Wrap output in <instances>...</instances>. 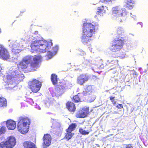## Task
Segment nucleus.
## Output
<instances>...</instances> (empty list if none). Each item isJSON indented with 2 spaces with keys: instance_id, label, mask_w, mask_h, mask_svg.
Segmentation results:
<instances>
[{
  "instance_id": "1",
  "label": "nucleus",
  "mask_w": 148,
  "mask_h": 148,
  "mask_svg": "<svg viewBox=\"0 0 148 148\" xmlns=\"http://www.w3.org/2000/svg\"><path fill=\"white\" fill-rule=\"evenodd\" d=\"M52 45L51 40L47 41L44 40H37L32 42L31 47L32 50H37L40 52L44 53L47 51L46 58L48 60L51 58L56 54L58 50V45H56L51 49V47Z\"/></svg>"
},
{
  "instance_id": "2",
  "label": "nucleus",
  "mask_w": 148,
  "mask_h": 148,
  "mask_svg": "<svg viewBox=\"0 0 148 148\" xmlns=\"http://www.w3.org/2000/svg\"><path fill=\"white\" fill-rule=\"evenodd\" d=\"M21 72L18 70L14 69L10 70L8 74L3 78L4 84L8 90H16L18 89L17 85L24 78L23 74H21Z\"/></svg>"
},
{
  "instance_id": "3",
  "label": "nucleus",
  "mask_w": 148,
  "mask_h": 148,
  "mask_svg": "<svg viewBox=\"0 0 148 148\" xmlns=\"http://www.w3.org/2000/svg\"><path fill=\"white\" fill-rule=\"evenodd\" d=\"M82 36L81 38L82 42L84 44L89 42L95 33L97 26L94 25L91 23L86 22L83 25Z\"/></svg>"
},
{
  "instance_id": "4",
  "label": "nucleus",
  "mask_w": 148,
  "mask_h": 148,
  "mask_svg": "<svg viewBox=\"0 0 148 148\" xmlns=\"http://www.w3.org/2000/svg\"><path fill=\"white\" fill-rule=\"evenodd\" d=\"M40 56H32L28 55L25 56L23 59L18 66V68L25 69L27 68L28 64L30 63L32 68H37L38 66L39 61L40 59Z\"/></svg>"
},
{
  "instance_id": "5",
  "label": "nucleus",
  "mask_w": 148,
  "mask_h": 148,
  "mask_svg": "<svg viewBox=\"0 0 148 148\" xmlns=\"http://www.w3.org/2000/svg\"><path fill=\"white\" fill-rule=\"evenodd\" d=\"M29 119L27 117L21 116L18 119L17 129L21 134H25L29 131Z\"/></svg>"
},
{
  "instance_id": "6",
  "label": "nucleus",
  "mask_w": 148,
  "mask_h": 148,
  "mask_svg": "<svg viewBox=\"0 0 148 148\" xmlns=\"http://www.w3.org/2000/svg\"><path fill=\"white\" fill-rule=\"evenodd\" d=\"M30 39H26V38H22L20 40H16L12 41L9 42V47L11 50L12 53L15 54H17L21 52V47H22V42L30 41Z\"/></svg>"
},
{
  "instance_id": "7",
  "label": "nucleus",
  "mask_w": 148,
  "mask_h": 148,
  "mask_svg": "<svg viewBox=\"0 0 148 148\" xmlns=\"http://www.w3.org/2000/svg\"><path fill=\"white\" fill-rule=\"evenodd\" d=\"M124 39L122 37H117L110 48V50L115 52L119 51L123 47L124 44Z\"/></svg>"
},
{
  "instance_id": "8",
  "label": "nucleus",
  "mask_w": 148,
  "mask_h": 148,
  "mask_svg": "<svg viewBox=\"0 0 148 148\" xmlns=\"http://www.w3.org/2000/svg\"><path fill=\"white\" fill-rule=\"evenodd\" d=\"M112 11L114 15L119 17H125L127 13L126 9L120 5L113 7Z\"/></svg>"
},
{
  "instance_id": "9",
  "label": "nucleus",
  "mask_w": 148,
  "mask_h": 148,
  "mask_svg": "<svg viewBox=\"0 0 148 148\" xmlns=\"http://www.w3.org/2000/svg\"><path fill=\"white\" fill-rule=\"evenodd\" d=\"M28 85L32 91L35 92H38L40 90L42 86L41 82L36 79L29 82Z\"/></svg>"
},
{
  "instance_id": "10",
  "label": "nucleus",
  "mask_w": 148,
  "mask_h": 148,
  "mask_svg": "<svg viewBox=\"0 0 148 148\" xmlns=\"http://www.w3.org/2000/svg\"><path fill=\"white\" fill-rule=\"evenodd\" d=\"M66 90V88L64 85H58L56 87L54 91L52 94L53 96H55L58 97L64 93Z\"/></svg>"
},
{
  "instance_id": "11",
  "label": "nucleus",
  "mask_w": 148,
  "mask_h": 148,
  "mask_svg": "<svg viewBox=\"0 0 148 148\" xmlns=\"http://www.w3.org/2000/svg\"><path fill=\"white\" fill-rule=\"evenodd\" d=\"M10 57L7 50L2 45L0 44V58L3 60L8 59Z\"/></svg>"
},
{
  "instance_id": "12",
  "label": "nucleus",
  "mask_w": 148,
  "mask_h": 148,
  "mask_svg": "<svg viewBox=\"0 0 148 148\" xmlns=\"http://www.w3.org/2000/svg\"><path fill=\"white\" fill-rule=\"evenodd\" d=\"M51 140V136L49 134H45L43 137V148H46L47 146H49L50 145Z\"/></svg>"
},
{
  "instance_id": "13",
  "label": "nucleus",
  "mask_w": 148,
  "mask_h": 148,
  "mask_svg": "<svg viewBox=\"0 0 148 148\" xmlns=\"http://www.w3.org/2000/svg\"><path fill=\"white\" fill-rule=\"evenodd\" d=\"M89 78V76L87 75H81L77 77V82L80 85H83V84L87 82Z\"/></svg>"
},
{
  "instance_id": "14",
  "label": "nucleus",
  "mask_w": 148,
  "mask_h": 148,
  "mask_svg": "<svg viewBox=\"0 0 148 148\" xmlns=\"http://www.w3.org/2000/svg\"><path fill=\"white\" fill-rule=\"evenodd\" d=\"M88 108H84L79 111L76 115L77 117L84 118L87 116L88 114Z\"/></svg>"
},
{
  "instance_id": "15",
  "label": "nucleus",
  "mask_w": 148,
  "mask_h": 148,
  "mask_svg": "<svg viewBox=\"0 0 148 148\" xmlns=\"http://www.w3.org/2000/svg\"><path fill=\"white\" fill-rule=\"evenodd\" d=\"M84 61L82 63V65L84 68H86L87 66L91 67V69L93 70L92 67V65H94L95 64V61L89 60H88L86 59L85 57H84Z\"/></svg>"
},
{
  "instance_id": "16",
  "label": "nucleus",
  "mask_w": 148,
  "mask_h": 148,
  "mask_svg": "<svg viewBox=\"0 0 148 148\" xmlns=\"http://www.w3.org/2000/svg\"><path fill=\"white\" fill-rule=\"evenodd\" d=\"M126 7L128 10H131L134 7L136 3V0H125Z\"/></svg>"
},
{
  "instance_id": "17",
  "label": "nucleus",
  "mask_w": 148,
  "mask_h": 148,
  "mask_svg": "<svg viewBox=\"0 0 148 148\" xmlns=\"http://www.w3.org/2000/svg\"><path fill=\"white\" fill-rule=\"evenodd\" d=\"M6 125L8 129L10 130H14L16 127L15 122L12 120L7 121Z\"/></svg>"
},
{
  "instance_id": "18",
  "label": "nucleus",
  "mask_w": 148,
  "mask_h": 148,
  "mask_svg": "<svg viewBox=\"0 0 148 148\" xmlns=\"http://www.w3.org/2000/svg\"><path fill=\"white\" fill-rule=\"evenodd\" d=\"M5 141L8 144H9L12 148L14 147L16 143V139L14 137L12 136H11L8 137Z\"/></svg>"
},
{
  "instance_id": "19",
  "label": "nucleus",
  "mask_w": 148,
  "mask_h": 148,
  "mask_svg": "<svg viewBox=\"0 0 148 148\" xmlns=\"http://www.w3.org/2000/svg\"><path fill=\"white\" fill-rule=\"evenodd\" d=\"M85 91H84L82 93H84V96H87L90 95L93 90L92 86H86L84 87Z\"/></svg>"
},
{
  "instance_id": "20",
  "label": "nucleus",
  "mask_w": 148,
  "mask_h": 148,
  "mask_svg": "<svg viewBox=\"0 0 148 148\" xmlns=\"http://www.w3.org/2000/svg\"><path fill=\"white\" fill-rule=\"evenodd\" d=\"M66 106L67 108L69 111L72 112L75 111L76 108L73 103L69 101L66 104Z\"/></svg>"
},
{
  "instance_id": "21",
  "label": "nucleus",
  "mask_w": 148,
  "mask_h": 148,
  "mask_svg": "<svg viewBox=\"0 0 148 148\" xmlns=\"http://www.w3.org/2000/svg\"><path fill=\"white\" fill-rule=\"evenodd\" d=\"M23 145L25 148H36L35 144L31 142H25Z\"/></svg>"
},
{
  "instance_id": "22",
  "label": "nucleus",
  "mask_w": 148,
  "mask_h": 148,
  "mask_svg": "<svg viewBox=\"0 0 148 148\" xmlns=\"http://www.w3.org/2000/svg\"><path fill=\"white\" fill-rule=\"evenodd\" d=\"M84 93H79L77 95H75L73 97L75 101L76 102L81 101V99L84 97Z\"/></svg>"
},
{
  "instance_id": "23",
  "label": "nucleus",
  "mask_w": 148,
  "mask_h": 148,
  "mask_svg": "<svg viewBox=\"0 0 148 148\" xmlns=\"http://www.w3.org/2000/svg\"><path fill=\"white\" fill-rule=\"evenodd\" d=\"M105 10L104 9L103 6H102L98 8L97 14L100 16H103V14L105 13Z\"/></svg>"
},
{
  "instance_id": "24",
  "label": "nucleus",
  "mask_w": 148,
  "mask_h": 148,
  "mask_svg": "<svg viewBox=\"0 0 148 148\" xmlns=\"http://www.w3.org/2000/svg\"><path fill=\"white\" fill-rule=\"evenodd\" d=\"M7 102L6 99L3 97H0V107L4 108L6 106Z\"/></svg>"
},
{
  "instance_id": "25",
  "label": "nucleus",
  "mask_w": 148,
  "mask_h": 148,
  "mask_svg": "<svg viewBox=\"0 0 148 148\" xmlns=\"http://www.w3.org/2000/svg\"><path fill=\"white\" fill-rule=\"evenodd\" d=\"M51 80L53 85H56L57 83V76L55 74H52L51 76Z\"/></svg>"
},
{
  "instance_id": "26",
  "label": "nucleus",
  "mask_w": 148,
  "mask_h": 148,
  "mask_svg": "<svg viewBox=\"0 0 148 148\" xmlns=\"http://www.w3.org/2000/svg\"><path fill=\"white\" fill-rule=\"evenodd\" d=\"M116 32L118 34L123 36L124 35L125 31L123 28L121 27H119L116 29Z\"/></svg>"
},
{
  "instance_id": "27",
  "label": "nucleus",
  "mask_w": 148,
  "mask_h": 148,
  "mask_svg": "<svg viewBox=\"0 0 148 148\" xmlns=\"http://www.w3.org/2000/svg\"><path fill=\"white\" fill-rule=\"evenodd\" d=\"M9 144L5 141L1 142L0 144V148H11Z\"/></svg>"
},
{
  "instance_id": "28",
  "label": "nucleus",
  "mask_w": 148,
  "mask_h": 148,
  "mask_svg": "<svg viewBox=\"0 0 148 148\" xmlns=\"http://www.w3.org/2000/svg\"><path fill=\"white\" fill-rule=\"evenodd\" d=\"M66 131L67 133L65 136V137L66 139L68 140L71 138L73 136V134L70 131L67 130H66Z\"/></svg>"
},
{
  "instance_id": "29",
  "label": "nucleus",
  "mask_w": 148,
  "mask_h": 148,
  "mask_svg": "<svg viewBox=\"0 0 148 148\" xmlns=\"http://www.w3.org/2000/svg\"><path fill=\"white\" fill-rule=\"evenodd\" d=\"M76 125L75 124H71L67 130L71 132L73 131L76 127Z\"/></svg>"
},
{
  "instance_id": "30",
  "label": "nucleus",
  "mask_w": 148,
  "mask_h": 148,
  "mask_svg": "<svg viewBox=\"0 0 148 148\" xmlns=\"http://www.w3.org/2000/svg\"><path fill=\"white\" fill-rule=\"evenodd\" d=\"M79 132L82 135L88 134L89 133L88 132L86 131L85 130H83L82 128H80L79 130Z\"/></svg>"
},
{
  "instance_id": "31",
  "label": "nucleus",
  "mask_w": 148,
  "mask_h": 148,
  "mask_svg": "<svg viewBox=\"0 0 148 148\" xmlns=\"http://www.w3.org/2000/svg\"><path fill=\"white\" fill-rule=\"evenodd\" d=\"M5 127H2L0 128V135L3 134L5 133Z\"/></svg>"
},
{
  "instance_id": "32",
  "label": "nucleus",
  "mask_w": 148,
  "mask_h": 148,
  "mask_svg": "<svg viewBox=\"0 0 148 148\" xmlns=\"http://www.w3.org/2000/svg\"><path fill=\"white\" fill-rule=\"evenodd\" d=\"M114 97L111 96L110 97V100L113 104L114 105H115L116 104V101L114 99Z\"/></svg>"
},
{
  "instance_id": "33",
  "label": "nucleus",
  "mask_w": 148,
  "mask_h": 148,
  "mask_svg": "<svg viewBox=\"0 0 148 148\" xmlns=\"http://www.w3.org/2000/svg\"><path fill=\"white\" fill-rule=\"evenodd\" d=\"M77 51L78 54L82 56L86 55V53L81 49H78Z\"/></svg>"
},
{
  "instance_id": "34",
  "label": "nucleus",
  "mask_w": 148,
  "mask_h": 148,
  "mask_svg": "<svg viewBox=\"0 0 148 148\" xmlns=\"http://www.w3.org/2000/svg\"><path fill=\"white\" fill-rule=\"evenodd\" d=\"M96 96L95 95H93L92 96V97L91 98L90 97H89L88 98V99L90 102H92L94 101L95 99L96 98Z\"/></svg>"
},
{
  "instance_id": "35",
  "label": "nucleus",
  "mask_w": 148,
  "mask_h": 148,
  "mask_svg": "<svg viewBox=\"0 0 148 148\" xmlns=\"http://www.w3.org/2000/svg\"><path fill=\"white\" fill-rule=\"evenodd\" d=\"M111 0H100V1L105 3H108L111 1Z\"/></svg>"
},
{
  "instance_id": "36",
  "label": "nucleus",
  "mask_w": 148,
  "mask_h": 148,
  "mask_svg": "<svg viewBox=\"0 0 148 148\" xmlns=\"http://www.w3.org/2000/svg\"><path fill=\"white\" fill-rule=\"evenodd\" d=\"M124 148H133L131 144H128L125 145Z\"/></svg>"
},
{
  "instance_id": "37",
  "label": "nucleus",
  "mask_w": 148,
  "mask_h": 148,
  "mask_svg": "<svg viewBox=\"0 0 148 148\" xmlns=\"http://www.w3.org/2000/svg\"><path fill=\"white\" fill-rule=\"evenodd\" d=\"M45 105L46 107L48 108L50 106V104L49 102H47L45 103Z\"/></svg>"
},
{
  "instance_id": "38",
  "label": "nucleus",
  "mask_w": 148,
  "mask_h": 148,
  "mask_svg": "<svg viewBox=\"0 0 148 148\" xmlns=\"http://www.w3.org/2000/svg\"><path fill=\"white\" fill-rule=\"evenodd\" d=\"M116 107L119 109H121L123 108V106L121 104H119Z\"/></svg>"
},
{
  "instance_id": "39",
  "label": "nucleus",
  "mask_w": 148,
  "mask_h": 148,
  "mask_svg": "<svg viewBox=\"0 0 148 148\" xmlns=\"http://www.w3.org/2000/svg\"><path fill=\"white\" fill-rule=\"evenodd\" d=\"M29 99V102L31 103H34V102L33 101V100L32 98H30Z\"/></svg>"
},
{
  "instance_id": "40",
  "label": "nucleus",
  "mask_w": 148,
  "mask_h": 148,
  "mask_svg": "<svg viewBox=\"0 0 148 148\" xmlns=\"http://www.w3.org/2000/svg\"><path fill=\"white\" fill-rule=\"evenodd\" d=\"M139 24L141 25V27H142L143 26V23L141 22H139L137 23V24Z\"/></svg>"
},
{
  "instance_id": "41",
  "label": "nucleus",
  "mask_w": 148,
  "mask_h": 148,
  "mask_svg": "<svg viewBox=\"0 0 148 148\" xmlns=\"http://www.w3.org/2000/svg\"><path fill=\"white\" fill-rule=\"evenodd\" d=\"M133 16H130L132 17V18L134 19V20H135L136 19V16H134V15H132Z\"/></svg>"
},
{
  "instance_id": "42",
  "label": "nucleus",
  "mask_w": 148,
  "mask_h": 148,
  "mask_svg": "<svg viewBox=\"0 0 148 148\" xmlns=\"http://www.w3.org/2000/svg\"><path fill=\"white\" fill-rule=\"evenodd\" d=\"M36 108L38 109V110H41L40 107L38 105H37L36 107Z\"/></svg>"
},
{
  "instance_id": "43",
  "label": "nucleus",
  "mask_w": 148,
  "mask_h": 148,
  "mask_svg": "<svg viewBox=\"0 0 148 148\" xmlns=\"http://www.w3.org/2000/svg\"><path fill=\"white\" fill-rule=\"evenodd\" d=\"M120 57L121 58H123L125 57V55L124 54H123L122 55H121V56H120Z\"/></svg>"
},
{
  "instance_id": "44",
  "label": "nucleus",
  "mask_w": 148,
  "mask_h": 148,
  "mask_svg": "<svg viewBox=\"0 0 148 148\" xmlns=\"http://www.w3.org/2000/svg\"><path fill=\"white\" fill-rule=\"evenodd\" d=\"M118 113V112L117 111H114V112H113L112 113V114H117Z\"/></svg>"
},
{
  "instance_id": "45",
  "label": "nucleus",
  "mask_w": 148,
  "mask_h": 148,
  "mask_svg": "<svg viewBox=\"0 0 148 148\" xmlns=\"http://www.w3.org/2000/svg\"><path fill=\"white\" fill-rule=\"evenodd\" d=\"M34 34H38V31H35L34 32Z\"/></svg>"
},
{
  "instance_id": "46",
  "label": "nucleus",
  "mask_w": 148,
  "mask_h": 148,
  "mask_svg": "<svg viewBox=\"0 0 148 148\" xmlns=\"http://www.w3.org/2000/svg\"><path fill=\"white\" fill-rule=\"evenodd\" d=\"M1 66H0V76L1 75H2V73H1Z\"/></svg>"
},
{
  "instance_id": "47",
  "label": "nucleus",
  "mask_w": 148,
  "mask_h": 148,
  "mask_svg": "<svg viewBox=\"0 0 148 148\" xmlns=\"http://www.w3.org/2000/svg\"><path fill=\"white\" fill-rule=\"evenodd\" d=\"M25 11H26V10H25V9H24V10H23V11H21V12L20 14H21V13H23L24 12H25Z\"/></svg>"
},
{
  "instance_id": "48",
  "label": "nucleus",
  "mask_w": 148,
  "mask_h": 148,
  "mask_svg": "<svg viewBox=\"0 0 148 148\" xmlns=\"http://www.w3.org/2000/svg\"><path fill=\"white\" fill-rule=\"evenodd\" d=\"M31 49H32V48H31ZM32 52H33V51L34 52V51H37V50H36V51L34 50H32Z\"/></svg>"
},
{
  "instance_id": "49",
  "label": "nucleus",
  "mask_w": 148,
  "mask_h": 148,
  "mask_svg": "<svg viewBox=\"0 0 148 148\" xmlns=\"http://www.w3.org/2000/svg\"><path fill=\"white\" fill-rule=\"evenodd\" d=\"M96 145L98 147H99V145H98V144H96Z\"/></svg>"
},
{
  "instance_id": "50",
  "label": "nucleus",
  "mask_w": 148,
  "mask_h": 148,
  "mask_svg": "<svg viewBox=\"0 0 148 148\" xmlns=\"http://www.w3.org/2000/svg\"><path fill=\"white\" fill-rule=\"evenodd\" d=\"M90 51L91 52H92V49H90Z\"/></svg>"
},
{
  "instance_id": "51",
  "label": "nucleus",
  "mask_w": 148,
  "mask_h": 148,
  "mask_svg": "<svg viewBox=\"0 0 148 148\" xmlns=\"http://www.w3.org/2000/svg\"><path fill=\"white\" fill-rule=\"evenodd\" d=\"M14 59L15 60H16L17 59L16 58H14Z\"/></svg>"
},
{
  "instance_id": "52",
  "label": "nucleus",
  "mask_w": 148,
  "mask_h": 148,
  "mask_svg": "<svg viewBox=\"0 0 148 148\" xmlns=\"http://www.w3.org/2000/svg\"><path fill=\"white\" fill-rule=\"evenodd\" d=\"M120 22H121V23L122 22V20H120Z\"/></svg>"
},
{
  "instance_id": "53",
  "label": "nucleus",
  "mask_w": 148,
  "mask_h": 148,
  "mask_svg": "<svg viewBox=\"0 0 148 148\" xmlns=\"http://www.w3.org/2000/svg\"><path fill=\"white\" fill-rule=\"evenodd\" d=\"M136 72H135L134 73V74H135L136 75Z\"/></svg>"
},
{
  "instance_id": "54",
  "label": "nucleus",
  "mask_w": 148,
  "mask_h": 148,
  "mask_svg": "<svg viewBox=\"0 0 148 148\" xmlns=\"http://www.w3.org/2000/svg\"><path fill=\"white\" fill-rule=\"evenodd\" d=\"M130 15H132V13H130Z\"/></svg>"
},
{
  "instance_id": "55",
  "label": "nucleus",
  "mask_w": 148,
  "mask_h": 148,
  "mask_svg": "<svg viewBox=\"0 0 148 148\" xmlns=\"http://www.w3.org/2000/svg\"><path fill=\"white\" fill-rule=\"evenodd\" d=\"M1 29H0V33H1Z\"/></svg>"
},
{
  "instance_id": "56",
  "label": "nucleus",
  "mask_w": 148,
  "mask_h": 148,
  "mask_svg": "<svg viewBox=\"0 0 148 148\" xmlns=\"http://www.w3.org/2000/svg\"><path fill=\"white\" fill-rule=\"evenodd\" d=\"M10 40H8V42H10Z\"/></svg>"
},
{
  "instance_id": "57",
  "label": "nucleus",
  "mask_w": 148,
  "mask_h": 148,
  "mask_svg": "<svg viewBox=\"0 0 148 148\" xmlns=\"http://www.w3.org/2000/svg\"><path fill=\"white\" fill-rule=\"evenodd\" d=\"M138 95H137L136 96V97H138Z\"/></svg>"
}]
</instances>
